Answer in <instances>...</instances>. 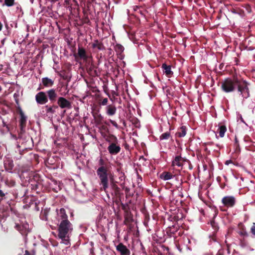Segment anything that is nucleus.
<instances>
[{
	"label": "nucleus",
	"instance_id": "7",
	"mask_svg": "<svg viewBox=\"0 0 255 255\" xmlns=\"http://www.w3.org/2000/svg\"><path fill=\"white\" fill-rule=\"evenodd\" d=\"M107 149L109 153L111 155H117L121 151V150L119 142L109 144Z\"/></svg>",
	"mask_w": 255,
	"mask_h": 255
},
{
	"label": "nucleus",
	"instance_id": "32",
	"mask_svg": "<svg viewBox=\"0 0 255 255\" xmlns=\"http://www.w3.org/2000/svg\"><path fill=\"white\" fill-rule=\"evenodd\" d=\"M99 102L101 105L102 106H106L108 104V98H103L101 96H99Z\"/></svg>",
	"mask_w": 255,
	"mask_h": 255
},
{
	"label": "nucleus",
	"instance_id": "45",
	"mask_svg": "<svg viewBox=\"0 0 255 255\" xmlns=\"http://www.w3.org/2000/svg\"><path fill=\"white\" fill-rule=\"evenodd\" d=\"M122 209L124 210H125V212L126 213V211H128V210L126 209L125 205L123 204H122Z\"/></svg>",
	"mask_w": 255,
	"mask_h": 255
},
{
	"label": "nucleus",
	"instance_id": "17",
	"mask_svg": "<svg viewBox=\"0 0 255 255\" xmlns=\"http://www.w3.org/2000/svg\"><path fill=\"white\" fill-rule=\"evenodd\" d=\"M161 68H162L164 73L168 77H171L173 73L171 71V67L170 65H167L165 63L162 65Z\"/></svg>",
	"mask_w": 255,
	"mask_h": 255
},
{
	"label": "nucleus",
	"instance_id": "27",
	"mask_svg": "<svg viewBox=\"0 0 255 255\" xmlns=\"http://www.w3.org/2000/svg\"><path fill=\"white\" fill-rule=\"evenodd\" d=\"M226 130H227V128L225 125L221 126L219 128L218 131H219V135L221 137H224V136L225 135V133L226 132Z\"/></svg>",
	"mask_w": 255,
	"mask_h": 255
},
{
	"label": "nucleus",
	"instance_id": "47",
	"mask_svg": "<svg viewBox=\"0 0 255 255\" xmlns=\"http://www.w3.org/2000/svg\"><path fill=\"white\" fill-rule=\"evenodd\" d=\"M213 143V142H208L205 143V145H212Z\"/></svg>",
	"mask_w": 255,
	"mask_h": 255
},
{
	"label": "nucleus",
	"instance_id": "30",
	"mask_svg": "<svg viewBox=\"0 0 255 255\" xmlns=\"http://www.w3.org/2000/svg\"><path fill=\"white\" fill-rule=\"evenodd\" d=\"M132 220V216L128 211H126V213L125 215V223L129 222Z\"/></svg>",
	"mask_w": 255,
	"mask_h": 255
},
{
	"label": "nucleus",
	"instance_id": "35",
	"mask_svg": "<svg viewBox=\"0 0 255 255\" xmlns=\"http://www.w3.org/2000/svg\"><path fill=\"white\" fill-rule=\"evenodd\" d=\"M104 91L107 94V95H108V96L109 97L110 100L112 101L113 102L115 100V96H112L111 97V95L107 91V89H105L104 90Z\"/></svg>",
	"mask_w": 255,
	"mask_h": 255
},
{
	"label": "nucleus",
	"instance_id": "52",
	"mask_svg": "<svg viewBox=\"0 0 255 255\" xmlns=\"http://www.w3.org/2000/svg\"><path fill=\"white\" fill-rule=\"evenodd\" d=\"M52 181L53 182V183H54V185H57V181H55V180H52Z\"/></svg>",
	"mask_w": 255,
	"mask_h": 255
},
{
	"label": "nucleus",
	"instance_id": "57",
	"mask_svg": "<svg viewBox=\"0 0 255 255\" xmlns=\"http://www.w3.org/2000/svg\"><path fill=\"white\" fill-rule=\"evenodd\" d=\"M1 87L0 86V91H1Z\"/></svg>",
	"mask_w": 255,
	"mask_h": 255
},
{
	"label": "nucleus",
	"instance_id": "16",
	"mask_svg": "<svg viewBox=\"0 0 255 255\" xmlns=\"http://www.w3.org/2000/svg\"><path fill=\"white\" fill-rule=\"evenodd\" d=\"M44 108L45 109L46 113L47 114L52 115L56 113V110L58 109V107L57 105L53 104L52 106L46 105Z\"/></svg>",
	"mask_w": 255,
	"mask_h": 255
},
{
	"label": "nucleus",
	"instance_id": "1",
	"mask_svg": "<svg viewBox=\"0 0 255 255\" xmlns=\"http://www.w3.org/2000/svg\"><path fill=\"white\" fill-rule=\"evenodd\" d=\"M221 84L222 91L225 93H232L237 91L243 98L247 99L250 96L249 83L237 75L224 79L221 82Z\"/></svg>",
	"mask_w": 255,
	"mask_h": 255
},
{
	"label": "nucleus",
	"instance_id": "4",
	"mask_svg": "<svg viewBox=\"0 0 255 255\" xmlns=\"http://www.w3.org/2000/svg\"><path fill=\"white\" fill-rule=\"evenodd\" d=\"M222 203L227 208H232L236 204V199L233 196H226L222 198Z\"/></svg>",
	"mask_w": 255,
	"mask_h": 255
},
{
	"label": "nucleus",
	"instance_id": "10",
	"mask_svg": "<svg viewBox=\"0 0 255 255\" xmlns=\"http://www.w3.org/2000/svg\"><path fill=\"white\" fill-rule=\"evenodd\" d=\"M184 161V159L180 155H177L172 161L171 166H177L182 168Z\"/></svg>",
	"mask_w": 255,
	"mask_h": 255
},
{
	"label": "nucleus",
	"instance_id": "22",
	"mask_svg": "<svg viewBox=\"0 0 255 255\" xmlns=\"http://www.w3.org/2000/svg\"><path fill=\"white\" fill-rule=\"evenodd\" d=\"M41 80L43 85L45 87H52L54 84V81L48 77L43 78Z\"/></svg>",
	"mask_w": 255,
	"mask_h": 255
},
{
	"label": "nucleus",
	"instance_id": "8",
	"mask_svg": "<svg viewBox=\"0 0 255 255\" xmlns=\"http://www.w3.org/2000/svg\"><path fill=\"white\" fill-rule=\"evenodd\" d=\"M35 100L37 104L44 105L47 103L48 99L45 92H40L35 95Z\"/></svg>",
	"mask_w": 255,
	"mask_h": 255
},
{
	"label": "nucleus",
	"instance_id": "23",
	"mask_svg": "<svg viewBox=\"0 0 255 255\" xmlns=\"http://www.w3.org/2000/svg\"><path fill=\"white\" fill-rule=\"evenodd\" d=\"M174 176L169 172L164 171L160 175V178L163 180H168L172 179Z\"/></svg>",
	"mask_w": 255,
	"mask_h": 255
},
{
	"label": "nucleus",
	"instance_id": "39",
	"mask_svg": "<svg viewBox=\"0 0 255 255\" xmlns=\"http://www.w3.org/2000/svg\"><path fill=\"white\" fill-rule=\"evenodd\" d=\"M150 220V216L148 214H145L144 215V223L145 222H148Z\"/></svg>",
	"mask_w": 255,
	"mask_h": 255
},
{
	"label": "nucleus",
	"instance_id": "11",
	"mask_svg": "<svg viewBox=\"0 0 255 255\" xmlns=\"http://www.w3.org/2000/svg\"><path fill=\"white\" fill-rule=\"evenodd\" d=\"M20 119L19 120V127L21 131H24L26 124V117L24 115L22 111L19 110Z\"/></svg>",
	"mask_w": 255,
	"mask_h": 255
},
{
	"label": "nucleus",
	"instance_id": "21",
	"mask_svg": "<svg viewBox=\"0 0 255 255\" xmlns=\"http://www.w3.org/2000/svg\"><path fill=\"white\" fill-rule=\"evenodd\" d=\"M92 47L93 48H97L99 50H104L105 49V47L103 43L100 42L98 40H94V42L92 43Z\"/></svg>",
	"mask_w": 255,
	"mask_h": 255
},
{
	"label": "nucleus",
	"instance_id": "41",
	"mask_svg": "<svg viewBox=\"0 0 255 255\" xmlns=\"http://www.w3.org/2000/svg\"><path fill=\"white\" fill-rule=\"evenodd\" d=\"M224 250H219L217 255H224Z\"/></svg>",
	"mask_w": 255,
	"mask_h": 255
},
{
	"label": "nucleus",
	"instance_id": "40",
	"mask_svg": "<svg viewBox=\"0 0 255 255\" xmlns=\"http://www.w3.org/2000/svg\"><path fill=\"white\" fill-rule=\"evenodd\" d=\"M110 122L115 128H119V126H118L117 123L115 121H113V120H110Z\"/></svg>",
	"mask_w": 255,
	"mask_h": 255
},
{
	"label": "nucleus",
	"instance_id": "43",
	"mask_svg": "<svg viewBox=\"0 0 255 255\" xmlns=\"http://www.w3.org/2000/svg\"><path fill=\"white\" fill-rule=\"evenodd\" d=\"M2 126L4 127H6L7 128H8V125L6 124V123L3 120H2Z\"/></svg>",
	"mask_w": 255,
	"mask_h": 255
},
{
	"label": "nucleus",
	"instance_id": "49",
	"mask_svg": "<svg viewBox=\"0 0 255 255\" xmlns=\"http://www.w3.org/2000/svg\"><path fill=\"white\" fill-rule=\"evenodd\" d=\"M112 95H113V96H115V95H117V94H116V92H115L114 91H113L112 92Z\"/></svg>",
	"mask_w": 255,
	"mask_h": 255
},
{
	"label": "nucleus",
	"instance_id": "6",
	"mask_svg": "<svg viewBox=\"0 0 255 255\" xmlns=\"http://www.w3.org/2000/svg\"><path fill=\"white\" fill-rule=\"evenodd\" d=\"M57 106L61 109H70L72 108L71 103L64 97H59L57 100Z\"/></svg>",
	"mask_w": 255,
	"mask_h": 255
},
{
	"label": "nucleus",
	"instance_id": "15",
	"mask_svg": "<svg viewBox=\"0 0 255 255\" xmlns=\"http://www.w3.org/2000/svg\"><path fill=\"white\" fill-rule=\"evenodd\" d=\"M47 96L51 103H54L56 101L57 97V94L55 89H52L47 91Z\"/></svg>",
	"mask_w": 255,
	"mask_h": 255
},
{
	"label": "nucleus",
	"instance_id": "56",
	"mask_svg": "<svg viewBox=\"0 0 255 255\" xmlns=\"http://www.w3.org/2000/svg\"><path fill=\"white\" fill-rule=\"evenodd\" d=\"M206 151L207 150V148H206L205 149Z\"/></svg>",
	"mask_w": 255,
	"mask_h": 255
},
{
	"label": "nucleus",
	"instance_id": "53",
	"mask_svg": "<svg viewBox=\"0 0 255 255\" xmlns=\"http://www.w3.org/2000/svg\"><path fill=\"white\" fill-rule=\"evenodd\" d=\"M63 78L64 79H67V76H66V77H64V76H63Z\"/></svg>",
	"mask_w": 255,
	"mask_h": 255
},
{
	"label": "nucleus",
	"instance_id": "29",
	"mask_svg": "<svg viewBox=\"0 0 255 255\" xmlns=\"http://www.w3.org/2000/svg\"><path fill=\"white\" fill-rule=\"evenodd\" d=\"M115 50L118 53H122L124 50V47L120 44H117L115 46Z\"/></svg>",
	"mask_w": 255,
	"mask_h": 255
},
{
	"label": "nucleus",
	"instance_id": "18",
	"mask_svg": "<svg viewBox=\"0 0 255 255\" xmlns=\"http://www.w3.org/2000/svg\"><path fill=\"white\" fill-rule=\"evenodd\" d=\"M13 166H14V165H13V160L12 159L7 158L4 161V166L5 169L6 171L11 172V171L13 169Z\"/></svg>",
	"mask_w": 255,
	"mask_h": 255
},
{
	"label": "nucleus",
	"instance_id": "5",
	"mask_svg": "<svg viewBox=\"0 0 255 255\" xmlns=\"http://www.w3.org/2000/svg\"><path fill=\"white\" fill-rule=\"evenodd\" d=\"M14 228L22 236H27L29 232V225L27 223L22 224H15Z\"/></svg>",
	"mask_w": 255,
	"mask_h": 255
},
{
	"label": "nucleus",
	"instance_id": "55",
	"mask_svg": "<svg viewBox=\"0 0 255 255\" xmlns=\"http://www.w3.org/2000/svg\"><path fill=\"white\" fill-rule=\"evenodd\" d=\"M42 89L41 88H40V87H39V88H38V90H40V89Z\"/></svg>",
	"mask_w": 255,
	"mask_h": 255
},
{
	"label": "nucleus",
	"instance_id": "13",
	"mask_svg": "<svg viewBox=\"0 0 255 255\" xmlns=\"http://www.w3.org/2000/svg\"><path fill=\"white\" fill-rule=\"evenodd\" d=\"M117 112V108L113 104H110L106 107V113L109 116H113L115 115Z\"/></svg>",
	"mask_w": 255,
	"mask_h": 255
},
{
	"label": "nucleus",
	"instance_id": "38",
	"mask_svg": "<svg viewBox=\"0 0 255 255\" xmlns=\"http://www.w3.org/2000/svg\"><path fill=\"white\" fill-rule=\"evenodd\" d=\"M22 255H34V254L33 251L29 252L28 250H25L24 251V254Z\"/></svg>",
	"mask_w": 255,
	"mask_h": 255
},
{
	"label": "nucleus",
	"instance_id": "51",
	"mask_svg": "<svg viewBox=\"0 0 255 255\" xmlns=\"http://www.w3.org/2000/svg\"><path fill=\"white\" fill-rule=\"evenodd\" d=\"M2 179H3V177H2V174H1V173H0V179L1 180H2Z\"/></svg>",
	"mask_w": 255,
	"mask_h": 255
},
{
	"label": "nucleus",
	"instance_id": "9",
	"mask_svg": "<svg viewBox=\"0 0 255 255\" xmlns=\"http://www.w3.org/2000/svg\"><path fill=\"white\" fill-rule=\"evenodd\" d=\"M110 185L112 190V195L116 197L117 198H120L122 195V193L121 192V189L117 185V182L112 180L111 181Z\"/></svg>",
	"mask_w": 255,
	"mask_h": 255
},
{
	"label": "nucleus",
	"instance_id": "46",
	"mask_svg": "<svg viewBox=\"0 0 255 255\" xmlns=\"http://www.w3.org/2000/svg\"><path fill=\"white\" fill-rule=\"evenodd\" d=\"M53 190L56 192H58V190H60V187H59V186H58V188H53Z\"/></svg>",
	"mask_w": 255,
	"mask_h": 255
},
{
	"label": "nucleus",
	"instance_id": "42",
	"mask_svg": "<svg viewBox=\"0 0 255 255\" xmlns=\"http://www.w3.org/2000/svg\"><path fill=\"white\" fill-rule=\"evenodd\" d=\"M129 191V188H128V187H126L125 188V192H126V197H128V193Z\"/></svg>",
	"mask_w": 255,
	"mask_h": 255
},
{
	"label": "nucleus",
	"instance_id": "31",
	"mask_svg": "<svg viewBox=\"0 0 255 255\" xmlns=\"http://www.w3.org/2000/svg\"><path fill=\"white\" fill-rule=\"evenodd\" d=\"M171 136V134L170 131H167L166 132L163 133L160 136L159 138L160 140L163 139H168Z\"/></svg>",
	"mask_w": 255,
	"mask_h": 255
},
{
	"label": "nucleus",
	"instance_id": "36",
	"mask_svg": "<svg viewBox=\"0 0 255 255\" xmlns=\"http://www.w3.org/2000/svg\"><path fill=\"white\" fill-rule=\"evenodd\" d=\"M96 121L98 122H100L103 120V117L101 114H97V117L94 116Z\"/></svg>",
	"mask_w": 255,
	"mask_h": 255
},
{
	"label": "nucleus",
	"instance_id": "20",
	"mask_svg": "<svg viewBox=\"0 0 255 255\" xmlns=\"http://www.w3.org/2000/svg\"><path fill=\"white\" fill-rule=\"evenodd\" d=\"M78 55L79 57L83 60H86L88 59V55L86 54V50L82 47H78Z\"/></svg>",
	"mask_w": 255,
	"mask_h": 255
},
{
	"label": "nucleus",
	"instance_id": "12",
	"mask_svg": "<svg viewBox=\"0 0 255 255\" xmlns=\"http://www.w3.org/2000/svg\"><path fill=\"white\" fill-rule=\"evenodd\" d=\"M116 248L117 250L120 253L121 255H130V251L123 243H120Z\"/></svg>",
	"mask_w": 255,
	"mask_h": 255
},
{
	"label": "nucleus",
	"instance_id": "26",
	"mask_svg": "<svg viewBox=\"0 0 255 255\" xmlns=\"http://www.w3.org/2000/svg\"><path fill=\"white\" fill-rule=\"evenodd\" d=\"M237 232L238 234L242 237H247L248 236V233L243 226L239 229Z\"/></svg>",
	"mask_w": 255,
	"mask_h": 255
},
{
	"label": "nucleus",
	"instance_id": "44",
	"mask_svg": "<svg viewBox=\"0 0 255 255\" xmlns=\"http://www.w3.org/2000/svg\"><path fill=\"white\" fill-rule=\"evenodd\" d=\"M4 196H5V194L3 193V192L1 190H0V196L2 198Z\"/></svg>",
	"mask_w": 255,
	"mask_h": 255
},
{
	"label": "nucleus",
	"instance_id": "34",
	"mask_svg": "<svg viewBox=\"0 0 255 255\" xmlns=\"http://www.w3.org/2000/svg\"><path fill=\"white\" fill-rule=\"evenodd\" d=\"M211 225L215 231H217L218 230L219 227L218 226L217 224L214 221L211 222Z\"/></svg>",
	"mask_w": 255,
	"mask_h": 255
},
{
	"label": "nucleus",
	"instance_id": "28",
	"mask_svg": "<svg viewBox=\"0 0 255 255\" xmlns=\"http://www.w3.org/2000/svg\"><path fill=\"white\" fill-rule=\"evenodd\" d=\"M99 167H102V168H107V167H110V166L108 165V163L106 162L104 160L101 158L99 161Z\"/></svg>",
	"mask_w": 255,
	"mask_h": 255
},
{
	"label": "nucleus",
	"instance_id": "2",
	"mask_svg": "<svg viewBox=\"0 0 255 255\" xmlns=\"http://www.w3.org/2000/svg\"><path fill=\"white\" fill-rule=\"evenodd\" d=\"M97 174L100 181V185L104 191H106L109 187V179L111 181L113 180L112 173L110 167L102 168L98 167L97 171Z\"/></svg>",
	"mask_w": 255,
	"mask_h": 255
},
{
	"label": "nucleus",
	"instance_id": "25",
	"mask_svg": "<svg viewBox=\"0 0 255 255\" xmlns=\"http://www.w3.org/2000/svg\"><path fill=\"white\" fill-rule=\"evenodd\" d=\"M186 134V128L185 126H182L179 129H178V132L176 134L179 137H182L185 136Z\"/></svg>",
	"mask_w": 255,
	"mask_h": 255
},
{
	"label": "nucleus",
	"instance_id": "48",
	"mask_svg": "<svg viewBox=\"0 0 255 255\" xmlns=\"http://www.w3.org/2000/svg\"><path fill=\"white\" fill-rule=\"evenodd\" d=\"M232 162V160H227L225 162V164L226 165H228L229 163H231Z\"/></svg>",
	"mask_w": 255,
	"mask_h": 255
},
{
	"label": "nucleus",
	"instance_id": "50",
	"mask_svg": "<svg viewBox=\"0 0 255 255\" xmlns=\"http://www.w3.org/2000/svg\"><path fill=\"white\" fill-rule=\"evenodd\" d=\"M3 69V65L0 64V71Z\"/></svg>",
	"mask_w": 255,
	"mask_h": 255
},
{
	"label": "nucleus",
	"instance_id": "24",
	"mask_svg": "<svg viewBox=\"0 0 255 255\" xmlns=\"http://www.w3.org/2000/svg\"><path fill=\"white\" fill-rule=\"evenodd\" d=\"M105 140L107 142H109V144H111L112 143H117L119 142L117 137L112 134H109L107 136L105 137Z\"/></svg>",
	"mask_w": 255,
	"mask_h": 255
},
{
	"label": "nucleus",
	"instance_id": "19",
	"mask_svg": "<svg viewBox=\"0 0 255 255\" xmlns=\"http://www.w3.org/2000/svg\"><path fill=\"white\" fill-rule=\"evenodd\" d=\"M58 219L60 221L68 220V216L64 208H61L57 213Z\"/></svg>",
	"mask_w": 255,
	"mask_h": 255
},
{
	"label": "nucleus",
	"instance_id": "3",
	"mask_svg": "<svg viewBox=\"0 0 255 255\" xmlns=\"http://www.w3.org/2000/svg\"><path fill=\"white\" fill-rule=\"evenodd\" d=\"M72 225L69 220L60 221L58 226L59 238L61 239H64L68 237V234L72 230Z\"/></svg>",
	"mask_w": 255,
	"mask_h": 255
},
{
	"label": "nucleus",
	"instance_id": "14",
	"mask_svg": "<svg viewBox=\"0 0 255 255\" xmlns=\"http://www.w3.org/2000/svg\"><path fill=\"white\" fill-rule=\"evenodd\" d=\"M87 71L91 76L95 77L98 75L97 67L93 63H91L87 67Z\"/></svg>",
	"mask_w": 255,
	"mask_h": 255
},
{
	"label": "nucleus",
	"instance_id": "37",
	"mask_svg": "<svg viewBox=\"0 0 255 255\" xmlns=\"http://www.w3.org/2000/svg\"><path fill=\"white\" fill-rule=\"evenodd\" d=\"M251 233L253 235V237H254L255 236V223H254L251 227Z\"/></svg>",
	"mask_w": 255,
	"mask_h": 255
},
{
	"label": "nucleus",
	"instance_id": "33",
	"mask_svg": "<svg viewBox=\"0 0 255 255\" xmlns=\"http://www.w3.org/2000/svg\"><path fill=\"white\" fill-rule=\"evenodd\" d=\"M14 0H4V4L7 6H11L14 4Z\"/></svg>",
	"mask_w": 255,
	"mask_h": 255
},
{
	"label": "nucleus",
	"instance_id": "54",
	"mask_svg": "<svg viewBox=\"0 0 255 255\" xmlns=\"http://www.w3.org/2000/svg\"><path fill=\"white\" fill-rule=\"evenodd\" d=\"M131 196V195L128 192V196Z\"/></svg>",
	"mask_w": 255,
	"mask_h": 255
}]
</instances>
